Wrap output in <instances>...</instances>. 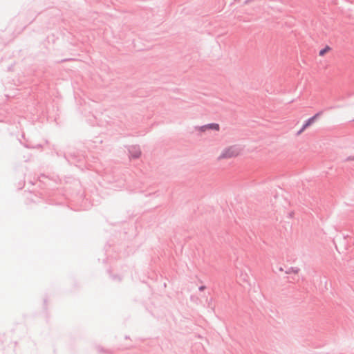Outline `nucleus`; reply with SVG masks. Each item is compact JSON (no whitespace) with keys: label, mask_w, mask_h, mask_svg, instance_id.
<instances>
[{"label":"nucleus","mask_w":354,"mask_h":354,"mask_svg":"<svg viewBox=\"0 0 354 354\" xmlns=\"http://www.w3.org/2000/svg\"><path fill=\"white\" fill-rule=\"evenodd\" d=\"M241 153L240 149L234 146L224 149L218 157V160L229 159L237 157Z\"/></svg>","instance_id":"1"},{"label":"nucleus","mask_w":354,"mask_h":354,"mask_svg":"<svg viewBox=\"0 0 354 354\" xmlns=\"http://www.w3.org/2000/svg\"><path fill=\"white\" fill-rule=\"evenodd\" d=\"M321 118L320 113L315 114L313 118H310L306 124L303 126L302 129L299 131V133H301L306 128L317 122Z\"/></svg>","instance_id":"2"},{"label":"nucleus","mask_w":354,"mask_h":354,"mask_svg":"<svg viewBox=\"0 0 354 354\" xmlns=\"http://www.w3.org/2000/svg\"><path fill=\"white\" fill-rule=\"evenodd\" d=\"M299 272V268L298 267H290L286 270L287 274H297Z\"/></svg>","instance_id":"3"},{"label":"nucleus","mask_w":354,"mask_h":354,"mask_svg":"<svg viewBox=\"0 0 354 354\" xmlns=\"http://www.w3.org/2000/svg\"><path fill=\"white\" fill-rule=\"evenodd\" d=\"M329 50L330 48L328 46H326V48L322 49L319 53V56H324L327 52L329 51Z\"/></svg>","instance_id":"4"},{"label":"nucleus","mask_w":354,"mask_h":354,"mask_svg":"<svg viewBox=\"0 0 354 354\" xmlns=\"http://www.w3.org/2000/svg\"><path fill=\"white\" fill-rule=\"evenodd\" d=\"M206 128L218 130L219 127H218V124H209L207 127H206Z\"/></svg>","instance_id":"5"},{"label":"nucleus","mask_w":354,"mask_h":354,"mask_svg":"<svg viewBox=\"0 0 354 354\" xmlns=\"http://www.w3.org/2000/svg\"><path fill=\"white\" fill-rule=\"evenodd\" d=\"M346 119L349 121H354V112H351L346 116Z\"/></svg>","instance_id":"6"},{"label":"nucleus","mask_w":354,"mask_h":354,"mask_svg":"<svg viewBox=\"0 0 354 354\" xmlns=\"http://www.w3.org/2000/svg\"><path fill=\"white\" fill-rule=\"evenodd\" d=\"M140 154V151H138V152L135 155V156H134V157H135V158H138V157H139Z\"/></svg>","instance_id":"7"}]
</instances>
